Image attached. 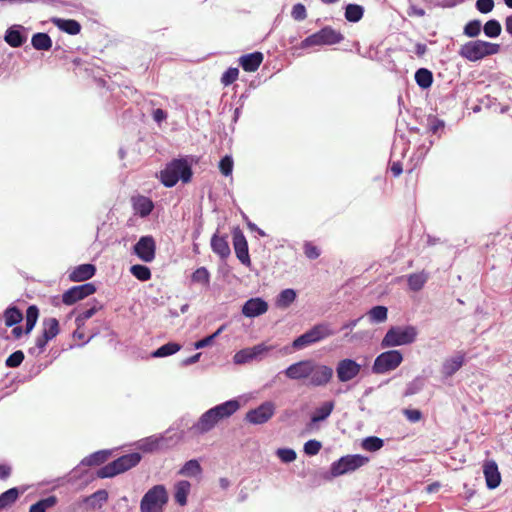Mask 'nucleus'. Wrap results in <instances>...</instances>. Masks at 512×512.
Segmentation results:
<instances>
[{
    "label": "nucleus",
    "mask_w": 512,
    "mask_h": 512,
    "mask_svg": "<svg viewBox=\"0 0 512 512\" xmlns=\"http://www.w3.org/2000/svg\"><path fill=\"white\" fill-rule=\"evenodd\" d=\"M268 304L261 298H251L247 300L243 307L242 313L244 316L253 318L266 313Z\"/></svg>",
    "instance_id": "obj_18"
},
{
    "label": "nucleus",
    "mask_w": 512,
    "mask_h": 512,
    "mask_svg": "<svg viewBox=\"0 0 512 512\" xmlns=\"http://www.w3.org/2000/svg\"><path fill=\"white\" fill-rule=\"evenodd\" d=\"M155 240L152 236H142L133 247L135 256H155Z\"/></svg>",
    "instance_id": "obj_21"
},
{
    "label": "nucleus",
    "mask_w": 512,
    "mask_h": 512,
    "mask_svg": "<svg viewBox=\"0 0 512 512\" xmlns=\"http://www.w3.org/2000/svg\"><path fill=\"white\" fill-rule=\"evenodd\" d=\"M483 473L486 485L489 489H495L501 482V475L495 461H486L483 465Z\"/></svg>",
    "instance_id": "obj_19"
},
{
    "label": "nucleus",
    "mask_w": 512,
    "mask_h": 512,
    "mask_svg": "<svg viewBox=\"0 0 512 512\" xmlns=\"http://www.w3.org/2000/svg\"><path fill=\"white\" fill-rule=\"evenodd\" d=\"M239 70L236 67H230L228 68L221 77V83L224 86L231 85L233 82H235L238 78Z\"/></svg>",
    "instance_id": "obj_51"
},
{
    "label": "nucleus",
    "mask_w": 512,
    "mask_h": 512,
    "mask_svg": "<svg viewBox=\"0 0 512 512\" xmlns=\"http://www.w3.org/2000/svg\"><path fill=\"white\" fill-rule=\"evenodd\" d=\"M263 54L259 51L245 54L239 58V63L243 70L247 72L256 71L263 61Z\"/></svg>",
    "instance_id": "obj_23"
},
{
    "label": "nucleus",
    "mask_w": 512,
    "mask_h": 512,
    "mask_svg": "<svg viewBox=\"0 0 512 512\" xmlns=\"http://www.w3.org/2000/svg\"><path fill=\"white\" fill-rule=\"evenodd\" d=\"M361 365L352 359H342L336 367L337 378L340 382H348L359 375Z\"/></svg>",
    "instance_id": "obj_14"
},
{
    "label": "nucleus",
    "mask_w": 512,
    "mask_h": 512,
    "mask_svg": "<svg viewBox=\"0 0 512 512\" xmlns=\"http://www.w3.org/2000/svg\"><path fill=\"white\" fill-rule=\"evenodd\" d=\"M465 354L458 352L455 356L446 359L442 365V374L448 378L453 376L464 364Z\"/></svg>",
    "instance_id": "obj_22"
},
{
    "label": "nucleus",
    "mask_w": 512,
    "mask_h": 512,
    "mask_svg": "<svg viewBox=\"0 0 512 512\" xmlns=\"http://www.w3.org/2000/svg\"><path fill=\"white\" fill-rule=\"evenodd\" d=\"M416 84L423 90L428 89L433 84V73L427 68H419L414 74Z\"/></svg>",
    "instance_id": "obj_27"
},
{
    "label": "nucleus",
    "mask_w": 512,
    "mask_h": 512,
    "mask_svg": "<svg viewBox=\"0 0 512 512\" xmlns=\"http://www.w3.org/2000/svg\"><path fill=\"white\" fill-rule=\"evenodd\" d=\"M500 49L501 47L497 43L477 39L461 45L458 54L470 62H477L485 57L498 54Z\"/></svg>",
    "instance_id": "obj_3"
},
{
    "label": "nucleus",
    "mask_w": 512,
    "mask_h": 512,
    "mask_svg": "<svg viewBox=\"0 0 512 512\" xmlns=\"http://www.w3.org/2000/svg\"><path fill=\"white\" fill-rule=\"evenodd\" d=\"M404 415L411 422H418L422 418V412L418 409H405Z\"/></svg>",
    "instance_id": "obj_60"
},
{
    "label": "nucleus",
    "mask_w": 512,
    "mask_h": 512,
    "mask_svg": "<svg viewBox=\"0 0 512 512\" xmlns=\"http://www.w3.org/2000/svg\"><path fill=\"white\" fill-rule=\"evenodd\" d=\"M232 243L235 256H249L247 240L239 227L232 230Z\"/></svg>",
    "instance_id": "obj_24"
},
{
    "label": "nucleus",
    "mask_w": 512,
    "mask_h": 512,
    "mask_svg": "<svg viewBox=\"0 0 512 512\" xmlns=\"http://www.w3.org/2000/svg\"><path fill=\"white\" fill-rule=\"evenodd\" d=\"M276 455L284 463L293 462L296 459V457H297L296 452L293 449H290V448H279L276 451Z\"/></svg>",
    "instance_id": "obj_54"
},
{
    "label": "nucleus",
    "mask_w": 512,
    "mask_h": 512,
    "mask_svg": "<svg viewBox=\"0 0 512 512\" xmlns=\"http://www.w3.org/2000/svg\"><path fill=\"white\" fill-rule=\"evenodd\" d=\"M482 24L478 19L469 21L463 29L464 35L470 38H475L481 33Z\"/></svg>",
    "instance_id": "obj_49"
},
{
    "label": "nucleus",
    "mask_w": 512,
    "mask_h": 512,
    "mask_svg": "<svg viewBox=\"0 0 512 512\" xmlns=\"http://www.w3.org/2000/svg\"><path fill=\"white\" fill-rule=\"evenodd\" d=\"M428 128L429 131L433 134H437L440 130H443L445 127V122L442 119L437 118L436 116H428Z\"/></svg>",
    "instance_id": "obj_56"
},
{
    "label": "nucleus",
    "mask_w": 512,
    "mask_h": 512,
    "mask_svg": "<svg viewBox=\"0 0 512 512\" xmlns=\"http://www.w3.org/2000/svg\"><path fill=\"white\" fill-rule=\"evenodd\" d=\"M102 308L101 305H93L90 308H87L80 312L78 316L75 319V322L78 326V328H81L84 326L85 322L90 319L95 313Z\"/></svg>",
    "instance_id": "obj_47"
},
{
    "label": "nucleus",
    "mask_w": 512,
    "mask_h": 512,
    "mask_svg": "<svg viewBox=\"0 0 512 512\" xmlns=\"http://www.w3.org/2000/svg\"><path fill=\"white\" fill-rule=\"evenodd\" d=\"M163 442V437L150 436L140 442L139 448L143 452H153L160 449Z\"/></svg>",
    "instance_id": "obj_37"
},
{
    "label": "nucleus",
    "mask_w": 512,
    "mask_h": 512,
    "mask_svg": "<svg viewBox=\"0 0 512 512\" xmlns=\"http://www.w3.org/2000/svg\"><path fill=\"white\" fill-rule=\"evenodd\" d=\"M154 208L151 199L145 196H140L134 201V209L141 217L148 216Z\"/></svg>",
    "instance_id": "obj_30"
},
{
    "label": "nucleus",
    "mask_w": 512,
    "mask_h": 512,
    "mask_svg": "<svg viewBox=\"0 0 512 512\" xmlns=\"http://www.w3.org/2000/svg\"><path fill=\"white\" fill-rule=\"evenodd\" d=\"M428 278L429 274L424 271L413 273L408 277V286L412 291H419L424 287Z\"/></svg>",
    "instance_id": "obj_34"
},
{
    "label": "nucleus",
    "mask_w": 512,
    "mask_h": 512,
    "mask_svg": "<svg viewBox=\"0 0 512 512\" xmlns=\"http://www.w3.org/2000/svg\"><path fill=\"white\" fill-rule=\"evenodd\" d=\"M483 31L486 37L497 38L502 32V26L498 20L490 19L484 24Z\"/></svg>",
    "instance_id": "obj_40"
},
{
    "label": "nucleus",
    "mask_w": 512,
    "mask_h": 512,
    "mask_svg": "<svg viewBox=\"0 0 512 512\" xmlns=\"http://www.w3.org/2000/svg\"><path fill=\"white\" fill-rule=\"evenodd\" d=\"M24 358V353L21 350H17L13 352L11 355H9V357L5 361V364L9 368H16L21 365Z\"/></svg>",
    "instance_id": "obj_52"
},
{
    "label": "nucleus",
    "mask_w": 512,
    "mask_h": 512,
    "mask_svg": "<svg viewBox=\"0 0 512 512\" xmlns=\"http://www.w3.org/2000/svg\"><path fill=\"white\" fill-rule=\"evenodd\" d=\"M168 502V494L163 485H155L143 496L140 503L141 512H163Z\"/></svg>",
    "instance_id": "obj_6"
},
{
    "label": "nucleus",
    "mask_w": 512,
    "mask_h": 512,
    "mask_svg": "<svg viewBox=\"0 0 512 512\" xmlns=\"http://www.w3.org/2000/svg\"><path fill=\"white\" fill-rule=\"evenodd\" d=\"M38 316H39V309L37 308L36 305H31L27 308L26 310V323H25V333L26 334H29L37 320H38Z\"/></svg>",
    "instance_id": "obj_41"
},
{
    "label": "nucleus",
    "mask_w": 512,
    "mask_h": 512,
    "mask_svg": "<svg viewBox=\"0 0 512 512\" xmlns=\"http://www.w3.org/2000/svg\"><path fill=\"white\" fill-rule=\"evenodd\" d=\"M291 16L296 21H303L307 18V11L302 3H297L292 7Z\"/></svg>",
    "instance_id": "obj_57"
},
{
    "label": "nucleus",
    "mask_w": 512,
    "mask_h": 512,
    "mask_svg": "<svg viewBox=\"0 0 512 512\" xmlns=\"http://www.w3.org/2000/svg\"><path fill=\"white\" fill-rule=\"evenodd\" d=\"M403 362V355L399 350H388L379 354L372 365V372L377 375L386 374L397 369Z\"/></svg>",
    "instance_id": "obj_9"
},
{
    "label": "nucleus",
    "mask_w": 512,
    "mask_h": 512,
    "mask_svg": "<svg viewBox=\"0 0 512 512\" xmlns=\"http://www.w3.org/2000/svg\"><path fill=\"white\" fill-rule=\"evenodd\" d=\"M333 330L330 329L328 324L322 323L315 325L310 330L305 332L304 334L297 337L293 343L292 346L294 349H302L304 347H307L311 344H314L316 342H319L331 335H333Z\"/></svg>",
    "instance_id": "obj_10"
},
{
    "label": "nucleus",
    "mask_w": 512,
    "mask_h": 512,
    "mask_svg": "<svg viewBox=\"0 0 512 512\" xmlns=\"http://www.w3.org/2000/svg\"><path fill=\"white\" fill-rule=\"evenodd\" d=\"M4 40L13 48L21 47L27 41L25 28L22 25L10 26L5 32Z\"/></svg>",
    "instance_id": "obj_17"
},
{
    "label": "nucleus",
    "mask_w": 512,
    "mask_h": 512,
    "mask_svg": "<svg viewBox=\"0 0 512 512\" xmlns=\"http://www.w3.org/2000/svg\"><path fill=\"white\" fill-rule=\"evenodd\" d=\"M275 414V404L271 401L263 402L255 409L246 413L245 419L254 425H260L268 422Z\"/></svg>",
    "instance_id": "obj_11"
},
{
    "label": "nucleus",
    "mask_w": 512,
    "mask_h": 512,
    "mask_svg": "<svg viewBox=\"0 0 512 512\" xmlns=\"http://www.w3.org/2000/svg\"><path fill=\"white\" fill-rule=\"evenodd\" d=\"M313 360H302L290 365L285 370V375L292 380L308 379Z\"/></svg>",
    "instance_id": "obj_16"
},
{
    "label": "nucleus",
    "mask_w": 512,
    "mask_h": 512,
    "mask_svg": "<svg viewBox=\"0 0 512 512\" xmlns=\"http://www.w3.org/2000/svg\"><path fill=\"white\" fill-rule=\"evenodd\" d=\"M49 341H50V339H48L45 335H43V333L36 338L35 345H36V348L38 349L39 353L44 351V349Z\"/></svg>",
    "instance_id": "obj_62"
},
{
    "label": "nucleus",
    "mask_w": 512,
    "mask_h": 512,
    "mask_svg": "<svg viewBox=\"0 0 512 512\" xmlns=\"http://www.w3.org/2000/svg\"><path fill=\"white\" fill-rule=\"evenodd\" d=\"M269 348L264 344H258L253 347L244 348L235 353L233 361L236 364H245L256 359L258 356L267 352Z\"/></svg>",
    "instance_id": "obj_15"
},
{
    "label": "nucleus",
    "mask_w": 512,
    "mask_h": 512,
    "mask_svg": "<svg viewBox=\"0 0 512 512\" xmlns=\"http://www.w3.org/2000/svg\"><path fill=\"white\" fill-rule=\"evenodd\" d=\"M153 120L155 122H157L158 124H160L161 122H163L164 120H166L167 118V112L164 111L163 109L161 108H157L153 111Z\"/></svg>",
    "instance_id": "obj_63"
},
{
    "label": "nucleus",
    "mask_w": 512,
    "mask_h": 512,
    "mask_svg": "<svg viewBox=\"0 0 512 512\" xmlns=\"http://www.w3.org/2000/svg\"><path fill=\"white\" fill-rule=\"evenodd\" d=\"M384 445L381 438L376 436H370L362 441V448L366 451L375 452L380 450Z\"/></svg>",
    "instance_id": "obj_46"
},
{
    "label": "nucleus",
    "mask_w": 512,
    "mask_h": 512,
    "mask_svg": "<svg viewBox=\"0 0 512 512\" xmlns=\"http://www.w3.org/2000/svg\"><path fill=\"white\" fill-rule=\"evenodd\" d=\"M305 248V256H320L321 251L315 245L310 242H306L304 245Z\"/></svg>",
    "instance_id": "obj_61"
},
{
    "label": "nucleus",
    "mask_w": 512,
    "mask_h": 512,
    "mask_svg": "<svg viewBox=\"0 0 512 512\" xmlns=\"http://www.w3.org/2000/svg\"><path fill=\"white\" fill-rule=\"evenodd\" d=\"M475 6L480 13L487 14L493 10L494 0H477Z\"/></svg>",
    "instance_id": "obj_59"
},
{
    "label": "nucleus",
    "mask_w": 512,
    "mask_h": 512,
    "mask_svg": "<svg viewBox=\"0 0 512 512\" xmlns=\"http://www.w3.org/2000/svg\"><path fill=\"white\" fill-rule=\"evenodd\" d=\"M322 445L317 440H309L304 444V452L307 455L313 456L319 453Z\"/></svg>",
    "instance_id": "obj_58"
},
{
    "label": "nucleus",
    "mask_w": 512,
    "mask_h": 512,
    "mask_svg": "<svg viewBox=\"0 0 512 512\" xmlns=\"http://www.w3.org/2000/svg\"><path fill=\"white\" fill-rule=\"evenodd\" d=\"M19 497L17 488H10L0 495V511L12 506Z\"/></svg>",
    "instance_id": "obj_38"
},
{
    "label": "nucleus",
    "mask_w": 512,
    "mask_h": 512,
    "mask_svg": "<svg viewBox=\"0 0 512 512\" xmlns=\"http://www.w3.org/2000/svg\"><path fill=\"white\" fill-rule=\"evenodd\" d=\"M390 170L394 177L400 176L403 171L402 163L400 161L393 162L390 167Z\"/></svg>",
    "instance_id": "obj_64"
},
{
    "label": "nucleus",
    "mask_w": 512,
    "mask_h": 512,
    "mask_svg": "<svg viewBox=\"0 0 512 512\" xmlns=\"http://www.w3.org/2000/svg\"><path fill=\"white\" fill-rule=\"evenodd\" d=\"M57 503L56 496H49L41 499L35 504L30 506L29 512H46L47 509L52 508Z\"/></svg>",
    "instance_id": "obj_42"
},
{
    "label": "nucleus",
    "mask_w": 512,
    "mask_h": 512,
    "mask_svg": "<svg viewBox=\"0 0 512 512\" xmlns=\"http://www.w3.org/2000/svg\"><path fill=\"white\" fill-rule=\"evenodd\" d=\"M140 461L141 455L137 452L123 455L101 467L97 471V476L102 479L114 477L135 467Z\"/></svg>",
    "instance_id": "obj_5"
},
{
    "label": "nucleus",
    "mask_w": 512,
    "mask_h": 512,
    "mask_svg": "<svg viewBox=\"0 0 512 512\" xmlns=\"http://www.w3.org/2000/svg\"><path fill=\"white\" fill-rule=\"evenodd\" d=\"M240 404L237 400H229L207 410L198 421L190 428L195 435H200L212 430L218 422L232 416Z\"/></svg>",
    "instance_id": "obj_1"
},
{
    "label": "nucleus",
    "mask_w": 512,
    "mask_h": 512,
    "mask_svg": "<svg viewBox=\"0 0 512 512\" xmlns=\"http://www.w3.org/2000/svg\"><path fill=\"white\" fill-rule=\"evenodd\" d=\"M225 329V325L220 326L213 334L195 342L194 347L196 349H202L204 347L210 346L213 344L214 339L219 336L223 330Z\"/></svg>",
    "instance_id": "obj_50"
},
{
    "label": "nucleus",
    "mask_w": 512,
    "mask_h": 512,
    "mask_svg": "<svg viewBox=\"0 0 512 512\" xmlns=\"http://www.w3.org/2000/svg\"><path fill=\"white\" fill-rule=\"evenodd\" d=\"M334 409V402L333 401H327L323 403L320 407H318L313 415L311 416V422L317 423L320 421H324L326 418L330 416Z\"/></svg>",
    "instance_id": "obj_32"
},
{
    "label": "nucleus",
    "mask_w": 512,
    "mask_h": 512,
    "mask_svg": "<svg viewBox=\"0 0 512 512\" xmlns=\"http://www.w3.org/2000/svg\"><path fill=\"white\" fill-rule=\"evenodd\" d=\"M295 298L296 293L293 289H285L279 294L277 298V305L282 308H287L292 302H294Z\"/></svg>",
    "instance_id": "obj_48"
},
{
    "label": "nucleus",
    "mask_w": 512,
    "mask_h": 512,
    "mask_svg": "<svg viewBox=\"0 0 512 512\" xmlns=\"http://www.w3.org/2000/svg\"><path fill=\"white\" fill-rule=\"evenodd\" d=\"M344 15L347 21L356 23L362 19L364 15V8L358 4H348L345 7Z\"/></svg>",
    "instance_id": "obj_36"
},
{
    "label": "nucleus",
    "mask_w": 512,
    "mask_h": 512,
    "mask_svg": "<svg viewBox=\"0 0 512 512\" xmlns=\"http://www.w3.org/2000/svg\"><path fill=\"white\" fill-rule=\"evenodd\" d=\"M228 238V235H213L211 239V248L215 254L218 256H230L231 251Z\"/></svg>",
    "instance_id": "obj_25"
},
{
    "label": "nucleus",
    "mask_w": 512,
    "mask_h": 512,
    "mask_svg": "<svg viewBox=\"0 0 512 512\" xmlns=\"http://www.w3.org/2000/svg\"><path fill=\"white\" fill-rule=\"evenodd\" d=\"M96 267L93 264H81L69 271V279L73 282H82L95 275Z\"/></svg>",
    "instance_id": "obj_20"
},
{
    "label": "nucleus",
    "mask_w": 512,
    "mask_h": 512,
    "mask_svg": "<svg viewBox=\"0 0 512 512\" xmlns=\"http://www.w3.org/2000/svg\"><path fill=\"white\" fill-rule=\"evenodd\" d=\"M3 319L6 327H12L22 321L23 314L18 308L11 306L4 311Z\"/></svg>",
    "instance_id": "obj_33"
},
{
    "label": "nucleus",
    "mask_w": 512,
    "mask_h": 512,
    "mask_svg": "<svg viewBox=\"0 0 512 512\" xmlns=\"http://www.w3.org/2000/svg\"><path fill=\"white\" fill-rule=\"evenodd\" d=\"M233 159L229 155H225L219 162V170L224 176H230L233 171Z\"/></svg>",
    "instance_id": "obj_53"
},
{
    "label": "nucleus",
    "mask_w": 512,
    "mask_h": 512,
    "mask_svg": "<svg viewBox=\"0 0 512 512\" xmlns=\"http://www.w3.org/2000/svg\"><path fill=\"white\" fill-rule=\"evenodd\" d=\"M308 384L314 387L327 385L333 377V369L327 365L312 362Z\"/></svg>",
    "instance_id": "obj_13"
},
{
    "label": "nucleus",
    "mask_w": 512,
    "mask_h": 512,
    "mask_svg": "<svg viewBox=\"0 0 512 512\" xmlns=\"http://www.w3.org/2000/svg\"><path fill=\"white\" fill-rule=\"evenodd\" d=\"M197 160L194 156H185L171 160L165 168L160 171V181L167 187H174L179 180L189 183L192 179V166Z\"/></svg>",
    "instance_id": "obj_2"
},
{
    "label": "nucleus",
    "mask_w": 512,
    "mask_h": 512,
    "mask_svg": "<svg viewBox=\"0 0 512 512\" xmlns=\"http://www.w3.org/2000/svg\"><path fill=\"white\" fill-rule=\"evenodd\" d=\"M202 472L199 462L195 459L187 461L180 469L179 474L184 476H196Z\"/></svg>",
    "instance_id": "obj_44"
},
{
    "label": "nucleus",
    "mask_w": 512,
    "mask_h": 512,
    "mask_svg": "<svg viewBox=\"0 0 512 512\" xmlns=\"http://www.w3.org/2000/svg\"><path fill=\"white\" fill-rule=\"evenodd\" d=\"M191 484L188 481L182 480L176 483L175 485V501L180 506H185L187 504V496L190 492Z\"/></svg>",
    "instance_id": "obj_29"
},
{
    "label": "nucleus",
    "mask_w": 512,
    "mask_h": 512,
    "mask_svg": "<svg viewBox=\"0 0 512 512\" xmlns=\"http://www.w3.org/2000/svg\"><path fill=\"white\" fill-rule=\"evenodd\" d=\"M366 315L371 323H384L388 318V309L385 306L377 305L372 307Z\"/></svg>",
    "instance_id": "obj_31"
},
{
    "label": "nucleus",
    "mask_w": 512,
    "mask_h": 512,
    "mask_svg": "<svg viewBox=\"0 0 512 512\" xmlns=\"http://www.w3.org/2000/svg\"><path fill=\"white\" fill-rule=\"evenodd\" d=\"M209 278H210L209 273L204 267L198 268L192 274L193 282H196V283H199V284H202L205 286L209 284Z\"/></svg>",
    "instance_id": "obj_55"
},
{
    "label": "nucleus",
    "mask_w": 512,
    "mask_h": 512,
    "mask_svg": "<svg viewBox=\"0 0 512 512\" xmlns=\"http://www.w3.org/2000/svg\"><path fill=\"white\" fill-rule=\"evenodd\" d=\"M368 462L369 458L360 454L346 455L331 464L330 474L332 477H338L351 473Z\"/></svg>",
    "instance_id": "obj_8"
},
{
    "label": "nucleus",
    "mask_w": 512,
    "mask_h": 512,
    "mask_svg": "<svg viewBox=\"0 0 512 512\" xmlns=\"http://www.w3.org/2000/svg\"><path fill=\"white\" fill-rule=\"evenodd\" d=\"M181 349V345L175 342H168L152 353L153 357H166L175 354Z\"/></svg>",
    "instance_id": "obj_43"
},
{
    "label": "nucleus",
    "mask_w": 512,
    "mask_h": 512,
    "mask_svg": "<svg viewBox=\"0 0 512 512\" xmlns=\"http://www.w3.org/2000/svg\"><path fill=\"white\" fill-rule=\"evenodd\" d=\"M109 457V452L107 451H97L82 460V464L86 466H98L107 461Z\"/></svg>",
    "instance_id": "obj_39"
},
{
    "label": "nucleus",
    "mask_w": 512,
    "mask_h": 512,
    "mask_svg": "<svg viewBox=\"0 0 512 512\" xmlns=\"http://www.w3.org/2000/svg\"><path fill=\"white\" fill-rule=\"evenodd\" d=\"M31 45L36 50L48 51L52 48V39L47 33L38 32L32 36Z\"/></svg>",
    "instance_id": "obj_28"
},
{
    "label": "nucleus",
    "mask_w": 512,
    "mask_h": 512,
    "mask_svg": "<svg viewBox=\"0 0 512 512\" xmlns=\"http://www.w3.org/2000/svg\"><path fill=\"white\" fill-rule=\"evenodd\" d=\"M43 335H45L48 339L52 340L55 338L59 332V322L56 318H46L43 320Z\"/></svg>",
    "instance_id": "obj_35"
},
{
    "label": "nucleus",
    "mask_w": 512,
    "mask_h": 512,
    "mask_svg": "<svg viewBox=\"0 0 512 512\" xmlns=\"http://www.w3.org/2000/svg\"><path fill=\"white\" fill-rule=\"evenodd\" d=\"M344 36L339 31H336L331 26H325L319 31L306 37L300 44L301 48H308L312 46L334 45L340 43Z\"/></svg>",
    "instance_id": "obj_7"
},
{
    "label": "nucleus",
    "mask_w": 512,
    "mask_h": 512,
    "mask_svg": "<svg viewBox=\"0 0 512 512\" xmlns=\"http://www.w3.org/2000/svg\"><path fill=\"white\" fill-rule=\"evenodd\" d=\"M417 336V328L412 325L392 326L387 330L380 345L382 348L409 345L416 341Z\"/></svg>",
    "instance_id": "obj_4"
},
{
    "label": "nucleus",
    "mask_w": 512,
    "mask_h": 512,
    "mask_svg": "<svg viewBox=\"0 0 512 512\" xmlns=\"http://www.w3.org/2000/svg\"><path fill=\"white\" fill-rule=\"evenodd\" d=\"M52 23L61 31L69 35H77L81 31V25L74 19L52 18Z\"/></svg>",
    "instance_id": "obj_26"
},
{
    "label": "nucleus",
    "mask_w": 512,
    "mask_h": 512,
    "mask_svg": "<svg viewBox=\"0 0 512 512\" xmlns=\"http://www.w3.org/2000/svg\"><path fill=\"white\" fill-rule=\"evenodd\" d=\"M130 272L136 279L140 281H148L151 278V271L145 265H132L130 267Z\"/></svg>",
    "instance_id": "obj_45"
},
{
    "label": "nucleus",
    "mask_w": 512,
    "mask_h": 512,
    "mask_svg": "<svg viewBox=\"0 0 512 512\" xmlns=\"http://www.w3.org/2000/svg\"><path fill=\"white\" fill-rule=\"evenodd\" d=\"M95 292L96 286L93 283H84L78 286H73L65 291L62 295V301L66 305H73Z\"/></svg>",
    "instance_id": "obj_12"
}]
</instances>
